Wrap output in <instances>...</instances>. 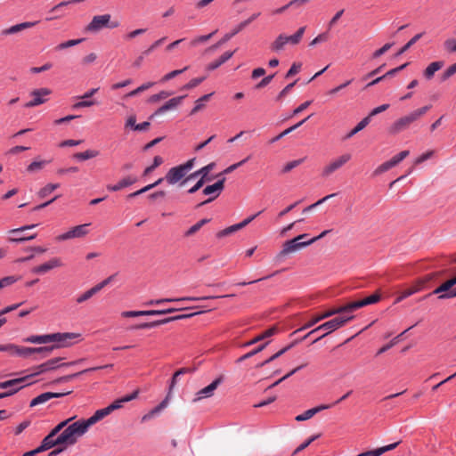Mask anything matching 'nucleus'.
I'll use <instances>...</instances> for the list:
<instances>
[{"label": "nucleus", "instance_id": "5701e85b", "mask_svg": "<svg viewBox=\"0 0 456 456\" xmlns=\"http://www.w3.org/2000/svg\"><path fill=\"white\" fill-rule=\"evenodd\" d=\"M65 394H63V393H53V392L43 393V394L37 395V397H35L30 402L29 406L34 407L38 404H43L53 398H59V397L63 396Z\"/></svg>", "mask_w": 456, "mask_h": 456}, {"label": "nucleus", "instance_id": "ddd939ff", "mask_svg": "<svg viewBox=\"0 0 456 456\" xmlns=\"http://www.w3.org/2000/svg\"><path fill=\"white\" fill-rule=\"evenodd\" d=\"M198 314L199 313H192V314H181V315L167 317V318H165V319H162V320H157V321H153V322H143V323L135 325L134 327V329H151V328H155V327H158L159 325L166 324V323H168V322H174V321L186 319V318L194 316V315H196Z\"/></svg>", "mask_w": 456, "mask_h": 456}, {"label": "nucleus", "instance_id": "37998d69", "mask_svg": "<svg viewBox=\"0 0 456 456\" xmlns=\"http://www.w3.org/2000/svg\"><path fill=\"white\" fill-rule=\"evenodd\" d=\"M82 42H84V38H78V39H71V40H68L66 42H63V43H61L59 44L56 47H55V50L56 51H61V50H64L66 48H69V47H72V46H75L77 45H79L81 44Z\"/></svg>", "mask_w": 456, "mask_h": 456}, {"label": "nucleus", "instance_id": "f03ea898", "mask_svg": "<svg viewBox=\"0 0 456 456\" xmlns=\"http://www.w3.org/2000/svg\"><path fill=\"white\" fill-rule=\"evenodd\" d=\"M77 337L74 333H53L41 336L28 337L26 341L35 344L57 343V346H68L70 340Z\"/></svg>", "mask_w": 456, "mask_h": 456}, {"label": "nucleus", "instance_id": "423d86ee", "mask_svg": "<svg viewBox=\"0 0 456 456\" xmlns=\"http://www.w3.org/2000/svg\"><path fill=\"white\" fill-rule=\"evenodd\" d=\"M195 159H191L185 163L174 167L168 170L165 179L169 184H175L184 178L187 173L193 167Z\"/></svg>", "mask_w": 456, "mask_h": 456}, {"label": "nucleus", "instance_id": "5fc2aeb1", "mask_svg": "<svg viewBox=\"0 0 456 456\" xmlns=\"http://www.w3.org/2000/svg\"><path fill=\"white\" fill-rule=\"evenodd\" d=\"M435 154V151L433 150H429L426 152H424L423 154H421L420 156H419L413 162V165L414 166H418L421 163H423L424 161L431 159L433 157V155Z\"/></svg>", "mask_w": 456, "mask_h": 456}, {"label": "nucleus", "instance_id": "f3484780", "mask_svg": "<svg viewBox=\"0 0 456 456\" xmlns=\"http://www.w3.org/2000/svg\"><path fill=\"white\" fill-rule=\"evenodd\" d=\"M39 21H25L19 24L12 25L9 28H4L0 31L2 37L18 34L25 29L36 26Z\"/></svg>", "mask_w": 456, "mask_h": 456}, {"label": "nucleus", "instance_id": "2eb2a0df", "mask_svg": "<svg viewBox=\"0 0 456 456\" xmlns=\"http://www.w3.org/2000/svg\"><path fill=\"white\" fill-rule=\"evenodd\" d=\"M51 90L48 88L36 89L30 93L32 100L25 104L26 108H33L45 103L47 101V96L51 94Z\"/></svg>", "mask_w": 456, "mask_h": 456}, {"label": "nucleus", "instance_id": "9b49d317", "mask_svg": "<svg viewBox=\"0 0 456 456\" xmlns=\"http://www.w3.org/2000/svg\"><path fill=\"white\" fill-rule=\"evenodd\" d=\"M86 235V224H79L70 228L66 232H63L55 237V241L61 242L65 240H70L77 238H82Z\"/></svg>", "mask_w": 456, "mask_h": 456}, {"label": "nucleus", "instance_id": "c85d7f7f", "mask_svg": "<svg viewBox=\"0 0 456 456\" xmlns=\"http://www.w3.org/2000/svg\"><path fill=\"white\" fill-rule=\"evenodd\" d=\"M431 106L427 105L424 107H421L419 109H417L408 115L404 116L410 124L413 123L414 121L418 120L419 118H421L423 115H425L429 110Z\"/></svg>", "mask_w": 456, "mask_h": 456}, {"label": "nucleus", "instance_id": "6e6552de", "mask_svg": "<svg viewBox=\"0 0 456 456\" xmlns=\"http://www.w3.org/2000/svg\"><path fill=\"white\" fill-rule=\"evenodd\" d=\"M351 154L345 153L340 155L339 157L332 159L329 164H327L322 171V175L323 177H329L335 171L341 168L344 165H346L351 159Z\"/></svg>", "mask_w": 456, "mask_h": 456}, {"label": "nucleus", "instance_id": "39448f33", "mask_svg": "<svg viewBox=\"0 0 456 456\" xmlns=\"http://www.w3.org/2000/svg\"><path fill=\"white\" fill-rule=\"evenodd\" d=\"M305 237H307V234L304 233L297 236L296 238L290 240L285 241L282 246V249L277 255L276 258L280 261L287 255L297 252L302 249L303 248L311 245L313 243V240L301 241Z\"/></svg>", "mask_w": 456, "mask_h": 456}, {"label": "nucleus", "instance_id": "79ce46f5", "mask_svg": "<svg viewBox=\"0 0 456 456\" xmlns=\"http://www.w3.org/2000/svg\"><path fill=\"white\" fill-rule=\"evenodd\" d=\"M59 187V183H48L38 191L37 195L41 199L45 198Z\"/></svg>", "mask_w": 456, "mask_h": 456}, {"label": "nucleus", "instance_id": "dca6fc26", "mask_svg": "<svg viewBox=\"0 0 456 456\" xmlns=\"http://www.w3.org/2000/svg\"><path fill=\"white\" fill-rule=\"evenodd\" d=\"M33 382L34 381H31V376L26 375V376L21 377V378L13 379L6 380V381H4V382H0V388L6 389L8 391V390H11V389H13V388H17L20 386H22V387H26L28 385L32 384Z\"/></svg>", "mask_w": 456, "mask_h": 456}, {"label": "nucleus", "instance_id": "ea45409f", "mask_svg": "<svg viewBox=\"0 0 456 456\" xmlns=\"http://www.w3.org/2000/svg\"><path fill=\"white\" fill-rule=\"evenodd\" d=\"M50 162H51L50 160H35L28 166L27 172H28V173L38 172V171L42 170Z\"/></svg>", "mask_w": 456, "mask_h": 456}, {"label": "nucleus", "instance_id": "58836bf2", "mask_svg": "<svg viewBox=\"0 0 456 456\" xmlns=\"http://www.w3.org/2000/svg\"><path fill=\"white\" fill-rule=\"evenodd\" d=\"M435 274L431 273V274H428L426 276H424L423 278H420L419 280H417L414 283H412L410 288L412 289L413 290H416V293L420 291L425 284L428 281H430L433 278H434Z\"/></svg>", "mask_w": 456, "mask_h": 456}, {"label": "nucleus", "instance_id": "4c0bfd02", "mask_svg": "<svg viewBox=\"0 0 456 456\" xmlns=\"http://www.w3.org/2000/svg\"><path fill=\"white\" fill-rule=\"evenodd\" d=\"M275 332H276V328L272 327V328L266 330L265 331H264L263 333H261L260 335H258L257 337L254 338L252 340L245 343L244 346H248L256 344L261 340H264L265 338H267L273 336V334H275Z\"/></svg>", "mask_w": 456, "mask_h": 456}, {"label": "nucleus", "instance_id": "49530a36", "mask_svg": "<svg viewBox=\"0 0 456 456\" xmlns=\"http://www.w3.org/2000/svg\"><path fill=\"white\" fill-rule=\"evenodd\" d=\"M122 317L152 316L151 310L146 311H126L121 314Z\"/></svg>", "mask_w": 456, "mask_h": 456}, {"label": "nucleus", "instance_id": "864d4df0", "mask_svg": "<svg viewBox=\"0 0 456 456\" xmlns=\"http://www.w3.org/2000/svg\"><path fill=\"white\" fill-rule=\"evenodd\" d=\"M154 85L153 82H148V83H145L142 86H140L139 87H137L136 89L131 91L130 93H128L126 97H133V96H135L137 95L138 94L149 89L150 87H151L152 86Z\"/></svg>", "mask_w": 456, "mask_h": 456}, {"label": "nucleus", "instance_id": "393cba45", "mask_svg": "<svg viewBox=\"0 0 456 456\" xmlns=\"http://www.w3.org/2000/svg\"><path fill=\"white\" fill-rule=\"evenodd\" d=\"M61 436L59 435L57 437L53 436L48 434L42 441L41 445L38 446L40 452H44L51 449L56 445H63V442L60 441Z\"/></svg>", "mask_w": 456, "mask_h": 456}, {"label": "nucleus", "instance_id": "f704fd0d", "mask_svg": "<svg viewBox=\"0 0 456 456\" xmlns=\"http://www.w3.org/2000/svg\"><path fill=\"white\" fill-rule=\"evenodd\" d=\"M136 182L135 177L127 176L120 180L118 183L114 185H109L108 189L110 191H119L126 186H129Z\"/></svg>", "mask_w": 456, "mask_h": 456}, {"label": "nucleus", "instance_id": "b1692460", "mask_svg": "<svg viewBox=\"0 0 456 456\" xmlns=\"http://www.w3.org/2000/svg\"><path fill=\"white\" fill-rule=\"evenodd\" d=\"M139 391L135 390L131 395H127L126 396H123L116 401H114L112 403H110L109 406H107L108 410L111 413L115 410H118L123 407L125 403H128L134 399H135L138 396Z\"/></svg>", "mask_w": 456, "mask_h": 456}, {"label": "nucleus", "instance_id": "c03bdc74", "mask_svg": "<svg viewBox=\"0 0 456 456\" xmlns=\"http://www.w3.org/2000/svg\"><path fill=\"white\" fill-rule=\"evenodd\" d=\"M245 28V24L239 23L230 33L225 34L220 43H226L239 32Z\"/></svg>", "mask_w": 456, "mask_h": 456}, {"label": "nucleus", "instance_id": "9d476101", "mask_svg": "<svg viewBox=\"0 0 456 456\" xmlns=\"http://www.w3.org/2000/svg\"><path fill=\"white\" fill-rule=\"evenodd\" d=\"M379 299H380V295L378 292H376L373 295L367 297L362 300H357V301L345 304V307H346V313L351 314L354 311H355L361 307H363V306H366V305H371V304H376L379 301Z\"/></svg>", "mask_w": 456, "mask_h": 456}, {"label": "nucleus", "instance_id": "a18cd8bd", "mask_svg": "<svg viewBox=\"0 0 456 456\" xmlns=\"http://www.w3.org/2000/svg\"><path fill=\"white\" fill-rule=\"evenodd\" d=\"M423 36V33H419L415 35L406 45H404L396 53L397 56L402 55L406 51L410 49L418 40H419Z\"/></svg>", "mask_w": 456, "mask_h": 456}, {"label": "nucleus", "instance_id": "a19ab883", "mask_svg": "<svg viewBox=\"0 0 456 456\" xmlns=\"http://www.w3.org/2000/svg\"><path fill=\"white\" fill-rule=\"evenodd\" d=\"M370 117H365L364 118H362L358 124L357 126L352 129L346 136V139H349L351 138L352 136H354L355 134H357L358 132H360L361 130H362L363 128H365L369 123H370Z\"/></svg>", "mask_w": 456, "mask_h": 456}, {"label": "nucleus", "instance_id": "f8f14e48", "mask_svg": "<svg viewBox=\"0 0 456 456\" xmlns=\"http://www.w3.org/2000/svg\"><path fill=\"white\" fill-rule=\"evenodd\" d=\"M57 343L52 346H41V347H24L23 346V357H28L32 354H37L35 360H40L50 355L54 348H59Z\"/></svg>", "mask_w": 456, "mask_h": 456}, {"label": "nucleus", "instance_id": "8fccbe9b", "mask_svg": "<svg viewBox=\"0 0 456 456\" xmlns=\"http://www.w3.org/2000/svg\"><path fill=\"white\" fill-rule=\"evenodd\" d=\"M74 419V417L69 418L66 420L61 421L59 423L49 434L53 436L57 437L56 436L60 433L61 430H62L64 428H67L68 425L71 422V420Z\"/></svg>", "mask_w": 456, "mask_h": 456}, {"label": "nucleus", "instance_id": "603ef678", "mask_svg": "<svg viewBox=\"0 0 456 456\" xmlns=\"http://www.w3.org/2000/svg\"><path fill=\"white\" fill-rule=\"evenodd\" d=\"M248 158H246L245 159H242L241 161H240L238 163H235V164H232V165L229 166L223 172L218 174L217 177H221V176L223 177L224 175H227V174L232 173V171H234L235 169H237L238 167L242 166L244 163H246L248 161Z\"/></svg>", "mask_w": 456, "mask_h": 456}, {"label": "nucleus", "instance_id": "7ed1b4c3", "mask_svg": "<svg viewBox=\"0 0 456 456\" xmlns=\"http://www.w3.org/2000/svg\"><path fill=\"white\" fill-rule=\"evenodd\" d=\"M354 315H340L337 316L320 326L316 327L315 329L309 331V334L316 333L320 330H326L324 334H322L321 337L317 338L313 341V343L317 342L321 338H324L325 336L329 335L330 333L337 330L338 329L344 327L347 322L352 321L354 319Z\"/></svg>", "mask_w": 456, "mask_h": 456}, {"label": "nucleus", "instance_id": "7c9ffc66", "mask_svg": "<svg viewBox=\"0 0 456 456\" xmlns=\"http://www.w3.org/2000/svg\"><path fill=\"white\" fill-rule=\"evenodd\" d=\"M444 66V61H434L431 62L424 70L423 74L427 79H431L435 73L441 69Z\"/></svg>", "mask_w": 456, "mask_h": 456}, {"label": "nucleus", "instance_id": "a211bd4d", "mask_svg": "<svg viewBox=\"0 0 456 456\" xmlns=\"http://www.w3.org/2000/svg\"><path fill=\"white\" fill-rule=\"evenodd\" d=\"M215 166H216V164L214 162H212V163H209L208 165L201 167L200 169L195 171L194 173L191 174L189 176L184 178L182 181L180 185L182 186L188 181H190L195 177H198V176H200V180H202V181H205V182L210 181L211 178L208 176V174L215 167Z\"/></svg>", "mask_w": 456, "mask_h": 456}, {"label": "nucleus", "instance_id": "4d7b16f0", "mask_svg": "<svg viewBox=\"0 0 456 456\" xmlns=\"http://www.w3.org/2000/svg\"><path fill=\"white\" fill-rule=\"evenodd\" d=\"M268 343H264L262 345H260L258 347H256V349L243 354L242 356H240L239 359H238V362H242L246 359H248L250 357H252L253 355L256 354L257 353L261 352L267 345Z\"/></svg>", "mask_w": 456, "mask_h": 456}, {"label": "nucleus", "instance_id": "de8ad7c7", "mask_svg": "<svg viewBox=\"0 0 456 456\" xmlns=\"http://www.w3.org/2000/svg\"><path fill=\"white\" fill-rule=\"evenodd\" d=\"M394 164L393 162L391 161V159H389L388 161H386L384 163H382L381 165H379L373 172V175H379L380 174H383L385 172H387V170L391 169L392 167H394Z\"/></svg>", "mask_w": 456, "mask_h": 456}, {"label": "nucleus", "instance_id": "aec40b11", "mask_svg": "<svg viewBox=\"0 0 456 456\" xmlns=\"http://www.w3.org/2000/svg\"><path fill=\"white\" fill-rule=\"evenodd\" d=\"M221 378L215 379L212 383H210L206 387L198 391L195 395V398L193 402H199L201 399L211 397L214 395L215 390L217 388L219 384L221 383Z\"/></svg>", "mask_w": 456, "mask_h": 456}, {"label": "nucleus", "instance_id": "e2e57ef3", "mask_svg": "<svg viewBox=\"0 0 456 456\" xmlns=\"http://www.w3.org/2000/svg\"><path fill=\"white\" fill-rule=\"evenodd\" d=\"M301 68H302V63L294 62L291 65L290 69L288 70L285 77L289 78V77H293L294 75L297 74L301 70Z\"/></svg>", "mask_w": 456, "mask_h": 456}, {"label": "nucleus", "instance_id": "052dcab7", "mask_svg": "<svg viewBox=\"0 0 456 456\" xmlns=\"http://www.w3.org/2000/svg\"><path fill=\"white\" fill-rule=\"evenodd\" d=\"M188 69V66L184 67L183 69H175V70H173L167 74H166L162 78H161V82H167L174 77H175L176 76L182 74L183 72H184L185 70Z\"/></svg>", "mask_w": 456, "mask_h": 456}, {"label": "nucleus", "instance_id": "4be33fe9", "mask_svg": "<svg viewBox=\"0 0 456 456\" xmlns=\"http://www.w3.org/2000/svg\"><path fill=\"white\" fill-rule=\"evenodd\" d=\"M61 265H62V263H61V259L58 257H53V258L50 259L48 262L34 267L32 272L34 273L44 274V273H47L48 271H50L53 268H56V267H60Z\"/></svg>", "mask_w": 456, "mask_h": 456}, {"label": "nucleus", "instance_id": "774afa93", "mask_svg": "<svg viewBox=\"0 0 456 456\" xmlns=\"http://www.w3.org/2000/svg\"><path fill=\"white\" fill-rule=\"evenodd\" d=\"M409 154H410L409 151H403L399 152L397 155L394 156L391 159V161L393 162L394 166H396L401 161H403L405 158H407L409 156Z\"/></svg>", "mask_w": 456, "mask_h": 456}, {"label": "nucleus", "instance_id": "72a5a7b5", "mask_svg": "<svg viewBox=\"0 0 456 456\" xmlns=\"http://www.w3.org/2000/svg\"><path fill=\"white\" fill-rule=\"evenodd\" d=\"M453 286H454V284H453L452 279H450V280L446 281L445 282H444L443 284H441L439 287H437L435 290H433L432 293L425 296L424 298L429 297L430 295H438V297H439L442 294L448 293L452 290L451 289Z\"/></svg>", "mask_w": 456, "mask_h": 456}, {"label": "nucleus", "instance_id": "c9c22d12", "mask_svg": "<svg viewBox=\"0 0 456 456\" xmlns=\"http://www.w3.org/2000/svg\"><path fill=\"white\" fill-rule=\"evenodd\" d=\"M286 41H285V34H280L274 41H273L270 45V49L271 51L274 52V53H279L282 50H284L285 48V45H286Z\"/></svg>", "mask_w": 456, "mask_h": 456}, {"label": "nucleus", "instance_id": "6e6d98bb", "mask_svg": "<svg viewBox=\"0 0 456 456\" xmlns=\"http://www.w3.org/2000/svg\"><path fill=\"white\" fill-rule=\"evenodd\" d=\"M206 79V77H196L190 80L186 85H184L182 89L183 90H190L196 86H198L200 84H201Z\"/></svg>", "mask_w": 456, "mask_h": 456}, {"label": "nucleus", "instance_id": "0eeeda50", "mask_svg": "<svg viewBox=\"0 0 456 456\" xmlns=\"http://www.w3.org/2000/svg\"><path fill=\"white\" fill-rule=\"evenodd\" d=\"M347 314L346 313V307H345V305H340L338 307H333V308H330L322 314H318L314 316H313L304 326H302L301 328H299L298 330H297L296 331H294V333H297V332H299L301 330H306L308 328H311L313 326H314L316 323H318L319 322L326 319V318H329L330 316H333L335 314Z\"/></svg>", "mask_w": 456, "mask_h": 456}, {"label": "nucleus", "instance_id": "3c124183", "mask_svg": "<svg viewBox=\"0 0 456 456\" xmlns=\"http://www.w3.org/2000/svg\"><path fill=\"white\" fill-rule=\"evenodd\" d=\"M74 419V417L69 418L66 420L61 421L59 423L49 434L53 436L57 437L56 436L60 433L61 430H62L64 428H67L68 425L71 422V420Z\"/></svg>", "mask_w": 456, "mask_h": 456}, {"label": "nucleus", "instance_id": "20e7f679", "mask_svg": "<svg viewBox=\"0 0 456 456\" xmlns=\"http://www.w3.org/2000/svg\"><path fill=\"white\" fill-rule=\"evenodd\" d=\"M120 26L118 20H112L111 15L109 13L102 15H95L93 17L91 22L87 25V31L98 33L104 28H116Z\"/></svg>", "mask_w": 456, "mask_h": 456}, {"label": "nucleus", "instance_id": "bf43d9fd", "mask_svg": "<svg viewBox=\"0 0 456 456\" xmlns=\"http://www.w3.org/2000/svg\"><path fill=\"white\" fill-rule=\"evenodd\" d=\"M172 94L167 91H161L159 94H153L149 98V102H157L169 97Z\"/></svg>", "mask_w": 456, "mask_h": 456}, {"label": "nucleus", "instance_id": "338daca9", "mask_svg": "<svg viewBox=\"0 0 456 456\" xmlns=\"http://www.w3.org/2000/svg\"><path fill=\"white\" fill-rule=\"evenodd\" d=\"M416 293V290H413L412 289H411L410 287L402 290L399 294V296L397 297V298L395 299V303H399L401 302L402 300L405 299L406 297L413 295Z\"/></svg>", "mask_w": 456, "mask_h": 456}, {"label": "nucleus", "instance_id": "09e8293b", "mask_svg": "<svg viewBox=\"0 0 456 456\" xmlns=\"http://www.w3.org/2000/svg\"><path fill=\"white\" fill-rule=\"evenodd\" d=\"M74 419V417L69 418L66 420L61 421L59 423L49 434L53 436L57 437L56 436L60 433L61 430H62L64 428H67L68 425L71 422V420Z\"/></svg>", "mask_w": 456, "mask_h": 456}, {"label": "nucleus", "instance_id": "412c9836", "mask_svg": "<svg viewBox=\"0 0 456 456\" xmlns=\"http://www.w3.org/2000/svg\"><path fill=\"white\" fill-rule=\"evenodd\" d=\"M185 98L183 96L174 97L167 102L163 106L159 108L153 114L151 115L150 119H152L156 116L161 115L169 110H173L176 108L179 104H181L182 101Z\"/></svg>", "mask_w": 456, "mask_h": 456}, {"label": "nucleus", "instance_id": "4468645a", "mask_svg": "<svg viewBox=\"0 0 456 456\" xmlns=\"http://www.w3.org/2000/svg\"><path fill=\"white\" fill-rule=\"evenodd\" d=\"M224 182H225V177H222L214 184L206 186L203 190V194L211 195L212 197H210L207 200L201 202L199 206H202L204 204L209 203L212 200H214L216 197H218L219 194L222 192V191L224 188Z\"/></svg>", "mask_w": 456, "mask_h": 456}, {"label": "nucleus", "instance_id": "69168bd1", "mask_svg": "<svg viewBox=\"0 0 456 456\" xmlns=\"http://www.w3.org/2000/svg\"><path fill=\"white\" fill-rule=\"evenodd\" d=\"M444 49L449 53L456 52V39L455 38H448L444 43Z\"/></svg>", "mask_w": 456, "mask_h": 456}, {"label": "nucleus", "instance_id": "a878e982", "mask_svg": "<svg viewBox=\"0 0 456 456\" xmlns=\"http://www.w3.org/2000/svg\"><path fill=\"white\" fill-rule=\"evenodd\" d=\"M331 406H332L331 404H321L317 407L309 409V410L305 411L304 413L297 415L296 417V420L297 421L307 420V419H311L312 417H314L316 413H318L323 410L330 409Z\"/></svg>", "mask_w": 456, "mask_h": 456}, {"label": "nucleus", "instance_id": "bb28decb", "mask_svg": "<svg viewBox=\"0 0 456 456\" xmlns=\"http://www.w3.org/2000/svg\"><path fill=\"white\" fill-rule=\"evenodd\" d=\"M411 124L407 120L405 117L400 118L396 121H395L390 127L388 128V132L391 134H396L403 130L406 129Z\"/></svg>", "mask_w": 456, "mask_h": 456}, {"label": "nucleus", "instance_id": "1a4fd4ad", "mask_svg": "<svg viewBox=\"0 0 456 456\" xmlns=\"http://www.w3.org/2000/svg\"><path fill=\"white\" fill-rule=\"evenodd\" d=\"M234 297V294L230 295H224V296H209V297H180V298H161V299H156V300H151L145 303V305H162L164 303L168 302H179V301H199V300H205V299H213V298H219V297Z\"/></svg>", "mask_w": 456, "mask_h": 456}, {"label": "nucleus", "instance_id": "473e14b6", "mask_svg": "<svg viewBox=\"0 0 456 456\" xmlns=\"http://www.w3.org/2000/svg\"><path fill=\"white\" fill-rule=\"evenodd\" d=\"M0 352H7L11 355H23V346H19L14 344L0 345Z\"/></svg>", "mask_w": 456, "mask_h": 456}, {"label": "nucleus", "instance_id": "e433bc0d", "mask_svg": "<svg viewBox=\"0 0 456 456\" xmlns=\"http://www.w3.org/2000/svg\"><path fill=\"white\" fill-rule=\"evenodd\" d=\"M305 31V27H301L297 30V32L295 34H293L291 36H287L285 34L286 44H290V45L299 44L300 41L302 40Z\"/></svg>", "mask_w": 456, "mask_h": 456}, {"label": "nucleus", "instance_id": "0e129e2a", "mask_svg": "<svg viewBox=\"0 0 456 456\" xmlns=\"http://www.w3.org/2000/svg\"><path fill=\"white\" fill-rule=\"evenodd\" d=\"M297 83V80L289 84L288 86H286L280 93L279 94L277 95L276 97V101L280 102L281 101L289 92L290 90L294 87V86L296 85Z\"/></svg>", "mask_w": 456, "mask_h": 456}, {"label": "nucleus", "instance_id": "f257e3e1", "mask_svg": "<svg viewBox=\"0 0 456 456\" xmlns=\"http://www.w3.org/2000/svg\"><path fill=\"white\" fill-rule=\"evenodd\" d=\"M86 433V419H80L76 422L69 424L68 427L60 434V441L63 442V445H72L78 438L82 437Z\"/></svg>", "mask_w": 456, "mask_h": 456}, {"label": "nucleus", "instance_id": "2f4dec72", "mask_svg": "<svg viewBox=\"0 0 456 456\" xmlns=\"http://www.w3.org/2000/svg\"><path fill=\"white\" fill-rule=\"evenodd\" d=\"M167 403H168V397L164 399L158 406H156L151 411H150L147 414H145L142 418V420L146 421V420L152 419L153 417H155L156 415L160 413L161 411H163L167 406Z\"/></svg>", "mask_w": 456, "mask_h": 456}, {"label": "nucleus", "instance_id": "680f3d73", "mask_svg": "<svg viewBox=\"0 0 456 456\" xmlns=\"http://www.w3.org/2000/svg\"><path fill=\"white\" fill-rule=\"evenodd\" d=\"M393 45H394V43H387V44H385L381 48L376 50L372 53V58L377 59V58L380 57L385 53H387Z\"/></svg>", "mask_w": 456, "mask_h": 456}, {"label": "nucleus", "instance_id": "13d9d810", "mask_svg": "<svg viewBox=\"0 0 456 456\" xmlns=\"http://www.w3.org/2000/svg\"><path fill=\"white\" fill-rule=\"evenodd\" d=\"M163 163V159L159 156H156L153 159V164L144 169L143 175H147L151 173L156 167Z\"/></svg>", "mask_w": 456, "mask_h": 456}, {"label": "nucleus", "instance_id": "c756f323", "mask_svg": "<svg viewBox=\"0 0 456 456\" xmlns=\"http://www.w3.org/2000/svg\"><path fill=\"white\" fill-rule=\"evenodd\" d=\"M109 414H110V411L108 410L107 407L100 409V410H97L95 411V413L92 417L87 419V428L92 426V425H94L95 423H97L98 421L102 420V419H104Z\"/></svg>", "mask_w": 456, "mask_h": 456}, {"label": "nucleus", "instance_id": "6ab92c4d", "mask_svg": "<svg viewBox=\"0 0 456 456\" xmlns=\"http://www.w3.org/2000/svg\"><path fill=\"white\" fill-rule=\"evenodd\" d=\"M61 361V358H53V359H51L37 367H35L33 370H34V372H32L31 374H28V376H31V379L41 374V373H45L48 370H54L56 369L58 366H60L59 362Z\"/></svg>", "mask_w": 456, "mask_h": 456}, {"label": "nucleus", "instance_id": "cd10ccee", "mask_svg": "<svg viewBox=\"0 0 456 456\" xmlns=\"http://www.w3.org/2000/svg\"><path fill=\"white\" fill-rule=\"evenodd\" d=\"M236 51H228V52H225L224 53H223L217 60L210 62L208 66H207V69L211 71V70H214L217 68H219L222 64H224V62H226L228 60H230L232 55L234 54Z\"/></svg>", "mask_w": 456, "mask_h": 456}]
</instances>
